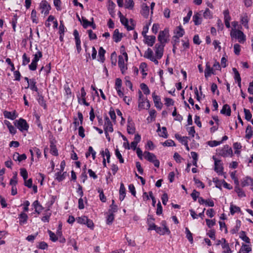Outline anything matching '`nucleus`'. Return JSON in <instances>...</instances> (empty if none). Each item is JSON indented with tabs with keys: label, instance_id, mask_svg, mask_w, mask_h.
<instances>
[{
	"label": "nucleus",
	"instance_id": "nucleus-28",
	"mask_svg": "<svg viewBox=\"0 0 253 253\" xmlns=\"http://www.w3.org/2000/svg\"><path fill=\"white\" fill-rule=\"evenodd\" d=\"M141 14L145 18L148 17L149 14V7L146 3H144L142 5Z\"/></svg>",
	"mask_w": 253,
	"mask_h": 253
},
{
	"label": "nucleus",
	"instance_id": "nucleus-10",
	"mask_svg": "<svg viewBox=\"0 0 253 253\" xmlns=\"http://www.w3.org/2000/svg\"><path fill=\"white\" fill-rule=\"evenodd\" d=\"M214 169L217 173H218V174H224V173L223 171V167L222 166V163L220 160H215Z\"/></svg>",
	"mask_w": 253,
	"mask_h": 253
},
{
	"label": "nucleus",
	"instance_id": "nucleus-32",
	"mask_svg": "<svg viewBox=\"0 0 253 253\" xmlns=\"http://www.w3.org/2000/svg\"><path fill=\"white\" fill-rule=\"evenodd\" d=\"M50 153L53 156H57L58 155V150L53 141L50 142Z\"/></svg>",
	"mask_w": 253,
	"mask_h": 253
},
{
	"label": "nucleus",
	"instance_id": "nucleus-41",
	"mask_svg": "<svg viewBox=\"0 0 253 253\" xmlns=\"http://www.w3.org/2000/svg\"><path fill=\"white\" fill-rule=\"evenodd\" d=\"M253 135V127L249 125L246 128L245 137L248 139H250L252 137Z\"/></svg>",
	"mask_w": 253,
	"mask_h": 253
},
{
	"label": "nucleus",
	"instance_id": "nucleus-39",
	"mask_svg": "<svg viewBox=\"0 0 253 253\" xmlns=\"http://www.w3.org/2000/svg\"><path fill=\"white\" fill-rule=\"evenodd\" d=\"M156 117V111L154 109H152L149 111V116L147 117V121L148 123H151L155 120Z\"/></svg>",
	"mask_w": 253,
	"mask_h": 253
},
{
	"label": "nucleus",
	"instance_id": "nucleus-8",
	"mask_svg": "<svg viewBox=\"0 0 253 253\" xmlns=\"http://www.w3.org/2000/svg\"><path fill=\"white\" fill-rule=\"evenodd\" d=\"M212 74L215 75L216 72L213 67H211L210 62H207L205 70V77L206 78H208L211 77Z\"/></svg>",
	"mask_w": 253,
	"mask_h": 253
},
{
	"label": "nucleus",
	"instance_id": "nucleus-48",
	"mask_svg": "<svg viewBox=\"0 0 253 253\" xmlns=\"http://www.w3.org/2000/svg\"><path fill=\"white\" fill-rule=\"evenodd\" d=\"M42 70H43L46 73V75H48L50 73L51 63H49L48 64H46L44 67L42 66L39 71L40 73Z\"/></svg>",
	"mask_w": 253,
	"mask_h": 253
},
{
	"label": "nucleus",
	"instance_id": "nucleus-16",
	"mask_svg": "<svg viewBox=\"0 0 253 253\" xmlns=\"http://www.w3.org/2000/svg\"><path fill=\"white\" fill-rule=\"evenodd\" d=\"M83 21V27L84 29H86L88 27L91 26L93 29H95L96 28L95 24L93 21H89L86 18L84 17H82Z\"/></svg>",
	"mask_w": 253,
	"mask_h": 253
},
{
	"label": "nucleus",
	"instance_id": "nucleus-50",
	"mask_svg": "<svg viewBox=\"0 0 253 253\" xmlns=\"http://www.w3.org/2000/svg\"><path fill=\"white\" fill-rule=\"evenodd\" d=\"M64 90L65 91V94L67 96V98H70L72 97V93L71 88H70L68 84L64 85Z\"/></svg>",
	"mask_w": 253,
	"mask_h": 253
},
{
	"label": "nucleus",
	"instance_id": "nucleus-21",
	"mask_svg": "<svg viewBox=\"0 0 253 253\" xmlns=\"http://www.w3.org/2000/svg\"><path fill=\"white\" fill-rule=\"evenodd\" d=\"M249 18L248 16V14L245 13L242 14L240 16V22L246 28L249 29Z\"/></svg>",
	"mask_w": 253,
	"mask_h": 253
},
{
	"label": "nucleus",
	"instance_id": "nucleus-6",
	"mask_svg": "<svg viewBox=\"0 0 253 253\" xmlns=\"http://www.w3.org/2000/svg\"><path fill=\"white\" fill-rule=\"evenodd\" d=\"M218 153L223 157H231L233 152L231 147L228 145H224L223 147L218 149Z\"/></svg>",
	"mask_w": 253,
	"mask_h": 253
},
{
	"label": "nucleus",
	"instance_id": "nucleus-24",
	"mask_svg": "<svg viewBox=\"0 0 253 253\" xmlns=\"http://www.w3.org/2000/svg\"><path fill=\"white\" fill-rule=\"evenodd\" d=\"M123 38V34L119 32V30L116 29L114 30L112 38L113 41L116 42H120Z\"/></svg>",
	"mask_w": 253,
	"mask_h": 253
},
{
	"label": "nucleus",
	"instance_id": "nucleus-44",
	"mask_svg": "<svg viewBox=\"0 0 253 253\" xmlns=\"http://www.w3.org/2000/svg\"><path fill=\"white\" fill-rule=\"evenodd\" d=\"M230 211L232 215L234 214L236 212H239L241 211V209L239 207H237L233 204L230 205Z\"/></svg>",
	"mask_w": 253,
	"mask_h": 253
},
{
	"label": "nucleus",
	"instance_id": "nucleus-26",
	"mask_svg": "<svg viewBox=\"0 0 253 253\" xmlns=\"http://www.w3.org/2000/svg\"><path fill=\"white\" fill-rule=\"evenodd\" d=\"M127 133L130 134H133L135 131V127L134 123L131 120L129 121V119H128L127 125Z\"/></svg>",
	"mask_w": 253,
	"mask_h": 253
},
{
	"label": "nucleus",
	"instance_id": "nucleus-13",
	"mask_svg": "<svg viewBox=\"0 0 253 253\" xmlns=\"http://www.w3.org/2000/svg\"><path fill=\"white\" fill-rule=\"evenodd\" d=\"M184 33L185 31L182 27L181 25L177 26L174 30V34L175 35L173 36V38L177 39L178 40V39L182 37L184 35Z\"/></svg>",
	"mask_w": 253,
	"mask_h": 253
},
{
	"label": "nucleus",
	"instance_id": "nucleus-57",
	"mask_svg": "<svg viewBox=\"0 0 253 253\" xmlns=\"http://www.w3.org/2000/svg\"><path fill=\"white\" fill-rule=\"evenodd\" d=\"M109 114V115H110V118H111V120H112V121L114 123H116V113L115 112V111H114V110L113 109V108L112 107L110 108Z\"/></svg>",
	"mask_w": 253,
	"mask_h": 253
},
{
	"label": "nucleus",
	"instance_id": "nucleus-9",
	"mask_svg": "<svg viewBox=\"0 0 253 253\" xmlns=\"http://www.w3.org/2000/svg\"><path fill=\"white\" fill-rule=\"evenodd\" d=\"M138 108L139 111L144 109L148 110L150 108V104L147 98H146L145 99H142L141 100H138Z\"/></svg>",
	"mask_w": 253,
	"mask_h": 253
},
{
	"label": "nucleus",
	"instance_id": "nucleus-25",
	"mask_svg": "<svg viewBox=\"0 0 253 253\" xmlns=\"http://www.w3.org/2000/svg\"><path fill=\"white\" fill-rule=\"evenodd\" d=\"M144 37L145 39V43L149 46H152L156 41V37L155 36H147L144 35Z\"/></svg>",
	"mask_w": 253,
	"mask_h": 253
},
{
	"label": "nucleus",
	"instance_id": "nucleus-37",
	"mask_svg": "<svg viewBox=\"0 0 253 253\" xmlns=\"http://www.w3.org/2000/svg\"><path fill=\"white\" fill-rule=\"evenodd\" d=\"M220 113L225 114L227 116H230L231 115V108L230 106L228 104L224 105L220 111Z\"/></svg>",
	"mask_w": 253,
	"mask_h": 253
},
{
	"label": "nucleus",
	"instance_id": "nucleus-23",
	"mask_svg": "<svg viewBox=\"0 0 253 253\" xmlns=\"http://www.w3.org/2000/svg\"><path fill=\"white\" fill-rule=\"evenodd\" d=\"M18 218L19 224L23 225L27 223L28 216L25 212H22L19 214Z\"/></svg>",
	"mask_w": 253,
	"mask_h": 253
},
{
	"label": "nucleus",
	"instance_id": "nucleus-2",
	"mask_svg": "<svg viewBox=\"0 0 253 253\" xmlns=\"http://www.w3.org/2000/svg\"><path fill=\"white\" fill-rule=\"evenodd\" d=\"M14 125L21 132L27 131L29 128L26 120L21 118L15 121Z\"/></svg>",
	"mask_w": 253,
	"mask_h": 253
},
{
	"label": "nucleus",
	"instance_id": "nucleus-4",
	"mask_svg": "<svg viewBox=\"0 0 253 253\" xmlns=\"http://www.w3.org/2000/svg\"><path fill=\"white\" fill-rule=\"evenodd\" d=\"M144 157L148 161L153 163L156 168L159 167L160 161L157 159L156 155L153 153H150L148 151H145L144 152Z\"/></svg>",
	"mask_w": 253,
	"mask_h": 253
},
{
	"label": "nucleus",
	"instance_id": "nucleus-40",
	"mask_svg": "<svg viewBox=\"0 0 253 253\" xmlns=\"http://www.w3.org/2000/svg\"><path fill=\"white\" fill-rule=\"evenodd\" d=\"M62 172L60 171L55 173V179L58 182H61L65 178L66 172H64L63 173Z\"/></svg>",
	"mask_w": 253,
	"mask_h": 253
},
{
	"label": "nucleus",
	"instance_id": "nucleus-29",
	"mask_svg": "<svg viewBox=\"0 0 253 253\" xmlns=\"http://www.w3.org/2000/svg\"><path fill=\"white\" fill-rule=\"evenodd\" d=\"M106 53L105 50L102 47H100L98 50V61L103 63L105 60V54Z\"/></svg>",
	"mask_w": 253,
	"mask_h": 253
},
{
	"label": "nucleus",
	"instance_id": "nucleus-7",
	"mask_svg": "<svg viewBox=\"0 0 253 253\" xmlns=\"http://www.w3.org/2000/svg\"><path fill=\"white\" fill-rule=\"evenodd\" d=\"M40 8L42 9L41 13L47 15L49 14L51 6L48 2L44 0H42L40 3Z\"/></svg>",
	"mask_w": 253,
	"mask_h": 253
},
{
	"label": "nucleus",
	"instance_id": "nucleus-11",
	"mask_svg": "<svg viewBox=\"0 0 253 253\" xmlns=\"http://www.w3.org/2000/svg\"><path fill=\"white\" fill-rule=\"evenodd\" d=\"M118 66L122 74L127 70L126 65L125 64V59L122 55H119L118 57Z\"/></svg>",
	"mask_w": 253,
	"mask_h": 253
},
{
	"label": "nucleus",
	"instance_id": "nucleus-42",
	"mask_svg": "<svg viewBox=\"0 0 253 253\" xmlns=\"http://www.w3.org/2000/svg\"><path fill=\"white\" fill-rule=\"evenodd\" d=\"M86 95V93L85 91L84 88V87H82L81 89V94L77 95L78 101L79 104H81V98H85Z\"/></svg>",
	"mask_w": 253,
	"mask_h": 253
},
{
	"label": "nucleus",
	"instance_id": "nucleus-43",
	"mask_svg": "<svg viewBox=\"0 0 253 253\" xmlns=\"http://www.w3.org/2000/svg\"><path fill=\"white\" fill-rule=\"evenodd\" d=\"M100 154L103 158H104L105 155H106L107 162L108 163H110L111 155L109 150L108 148L105 149V152L103 150H102L100 152Z\"/></svg>",
	"mask_w": 253,
	"mask_h": 253
},
{
	"label": "nucleus",
	"instance_id": "nucleus-63",
	"mask_svg": "<svg viewBox=\"0 0 253 253\" xmlns=\"http://www.w3.org/2000/svg\"><path fill=\"white\" fill-rule=\"evenodd\" d=\"M38 62L32 60V62L29 65V68L31 71H35L37 69Z\"/></svg>",
	"mask_w": 253,
	"mask_h": 253
},
{
	"label": "nucleus",
	"instance_id": "nucleus-58",
	"mask_svg": "<svg viewBox=\"0 0 253 253\" xmlns=\"http://www.w3.org/2000/svg\"><path fill=\"white\" fill-rule=\"evenodd\" d=\"M114 214L112 213H109V214L107 217L106 224L108 225L111 224L114 220Z\"/></svg>",
	"mask_w": 253,
	"mask_h": 253
},
{
	"label": "nucleus",
	"instance_id": "nucleus-12",
	"mask_svg": "<svg viewBox=\"0 0 253 253\" xmlns=\"http://www.w3.org/2000/svg\"><path fill=\"white\" fill-rule=\"evenodd\" d=\"M175 137L176 139H177L182 144L184 145L185 146L186 149L187 150H189V148L188 145V138L187 136H182L181 135L179 134H175Z\"/></svg>",
	"mask_w": 253,
	"mask_h": 253
},
{
	"label": "nucleus",
	"instance_id": "nucleus-5",
	"mask_svg": "<svg viewBox=\"0 0 253 253\" xmlns=\"http://www.w3.org/2000/svg\"><path fill=\"white\" fill-rule=\"evenodd\" d=\"M169 37V31L168 29L165 28L164 30L161 31L159 32L158 40L160 43L159 44H162L166 45V43L168 42V38Z\"/></svg>",
	"mask_w": 253,
	"mask_h": 253
},
{
	"label": "nucleus",
	"instance_id": "nucleus-55",
	"mask_svg": "<svg viewBox=\"0 0 253 253\" xmlns=\"http://www.w3.org/2000/svg\"><path fill=\"white\" fill-rule=\"evenodd\" d=\"M125 6L126 8L132 9L134 6V2L132 0H126Z\"/></svg>",
	"mask_w": 253,
	"mask_h": 253
},
{
	"label": "nucleus",
	"instance_id": "nucleus-27",
	"mask_svg": "<svg viewBox=\"0 0 253 253\" xmlns=\"http://www.w3.org/2000/svg\"><path fill=\"white\" fill-rule=\"evenodd\" d=\"M3 116L5 118L11 120H14L17 117V115L15 111L14 112L5 111L3 112Z\"/></svg>",
	"mask_w": 253,
	"mask_h": 253
},
{
	"label": "nucleus",
	"instance_id": "nucleus-19",
	"mask_svg": "<svg viewBox=\"0 0 253 253\" xmlns=\"http://www.w3.org/2000/svg\"><path fill=\"white\" fill-rule=\"evenodd\" d=\"M120 21L121 23L126 28L127 31L132 30L134 29L135 26L133 24H132V26H129L128 19L123 15L120 16Z\"/></svg>",
	"mask_w": 253,
	"mask_h": 253
},
{
	"label": "nucleus",
	"instance_id": "nucleus-54",
	"mask_svg": "<svg viewBox=\"0 0 253 253\" xmlns=\"http://www.w3.org/2000/svg\"><path fill=\"white\" fill-rule=\"evenodd\" d=\"M48 233L49 236V239L51 241L55 242L58 240V237H57L56 235L54 232L50 230H48Z\"/></svg>",
	"mask_w": 253,
	"mask_h": 253
},
{
	"label": "nucleus",
	"instance_id": "nucleus-46",
	"mask_svg": "<svg viewBox=\"0 0 253 253\" xmlns=\"http://www.w3.org/2000/svg\"><path fill=\"white\" fill-rule=\"evenodd\" d=\"M118 211V206L115 204V201L112 200V204L110 206V209L109 210V213H115Z\"/></svg>",
	"mask_w": 253,
	"mask_h": 253
},
{
	"label": "nucleus",
	"instance_id": "nucleus-61",
	"mask_svg": "<svg viewBox=\"0 0 253 253\" xmlns=\"http://www.w3.org/2000/svg\"><path fill=\"white\" fill-rule=\"evenodd\" d=\"M224 15V21H230L231 17L229 14V11L228 9H226L223 11Z\"/></svg>",
	"mask_w": 253,
	"mask_h": 253
},
{
	"label": "nucleus",
	"instance_id": "nucleus-20",
	"mask_svg": "<svg viewBox=\"0 0 253 253\" xmlns=\"http://www.w3.org/2000/svg\"><path fill=\"white\" fill-rule=\"evenodd\" d=\"M37 82L34 78L31 79V82L30 83L28 84V86L26 87V88H30V89L33 91H35L37 93L39 92V89L37 85Z\"/></svg>",
	"mask_w": 253,
	"mask_h": 253
},
{
	"label": "nucleus",
	"instance_id": "nucleus-3",
	"mask_svg": "<svg viewBox=\"0 0 253 253\" xmlns=\"http://www.w3.org/2000/svg\"><path fill=\"white\" fill-rule=\"evenodd\" d=\"M230 36L232 38H235L240 43H244L246 41V36L240 30L232 29L230 32Z\"/></svg>",
	"mask_w": 253,
	"mask_h": 253
},
{
	"label": "nucleus",
	"instance_id": "nucleus-49",
	"mask_svg": "<svg viewBox=\"0 0 253 253\" xmlns=\"http://www.w3.org/2000/svg\"><path fill=\"white\" fill-rule=\"evenodd\" d=\"M235 191L237 193L238 196L240 197H244L246 196V194H245L243 190L240 188L238 186H236L235 187Z\"/></svg>",
	"mask_w": 253,
	"mask_h": 253
},
{
	"label": "nucleus",
	"instance_id": "nucleus-51",
	"mask_svg": "<svg viewBox=\"0 0 253 253\" xmlns=\"http://www.w3.org/2000/svg\"><path fill=\"white\" fill-rule=\"evenodd\" d=\"M140 88L143 90L144 93L146 95H148L150 93V89L148 86L144 83L140 84Z\"/></svg>",
	"mask_w": 253,
	"mask_h": 253
},
{
	"label": "nucleus",
	"instance_id": "nucleus-18",
	"mask_svg": "<svg viewBox=\"0 0 253 253\" xmlns=\"http://www.w3.org/2000/svg\"><path fill=\"white\" fill-rule=\"evenodd\" d=\"M39 104L43 107L44 109H47V106L46 101L44 99V96L40 92L37 93V97L36 98Z\"/></svg>",
	"mask_w": 253,
	"mask_h": 253
},
{
	"label": "nucleus",
	"instance_id": "nucleus-45",
	"mask_svg": "<svg viewBox=\"0 0 253 253\" xmlns=\"http://www.w3.org/2000/svg\"><path fill=\"white\" fill-rule=\"evenodd\" d=\"M104 130L105 131V130L107 131H109L110 132H113L114 131L113 129V126L112 123V122H110V123H104Z\"/></svg>",
	"mask_w": 253,
	"mask_h": 253
},
{
	"label": "nucleus",
	"instance_id": "nucleus-33",
	"mask_svg": "<svg viewBox=\"0 0 253 253\" xmlns=\"http://www.w3.org/2000/svg\"><path fill=\"white\" fill-rule=\"evenodd\" d=\"M242 187L248 186L253 185V179L250 177L247 176L242 181Z\"/></svg>",
	"mask_w": 253,
	"mask_h": 253
},
{
	"label": "nucleus",
	"instance_id": "nucleus-35",
	"mask_svg": "<svg viewBox=\"0 0 253 253\" xmlns=\"http://www.w3.org/2000/svg\"><path fill=\"white\" fill-rule=\"evenodd\" d=\"M251 251V245L243 244L239 253H249Z\"/></svg>",
	"mask_w": 253,
	"mask_h": 253
},
{
	"label": "nucleus",
	"instance_id": "nucleus-36",
	"mask_svg": "<svg viewBox=\"0 0 253 253\" xmlns=\"http://www.w3.org/2000/svg\"><path fill=\"white\" fill-rule=\"evenodd\" d=\"M223 244L222 245V249L223 251L222 253H232V251L230 248L229 244L227 242L226 240H223Z\"/></svg>",
	"mask_w": 253,
	"mask_h": 253
},
{
	"label": "nucleus",
	"instance_id": "nucleus-60",
	"mask_svg": "<svg viewBox=\"0 0 253 253\" xmlns=\"http://www.w3.org/2000/svg\"><path fill=\"white\" fill-rule=\"evenodd\" d=\"M244 112L245 113V119L248 121H250L252 117V115L251 113L250 110L245 108L244 109Z\"/></svg>",
	"mask_w": 253,
	"mask_h": 253
},
{
	"label": "nucleus",
	"instance_id": "nucleus-30",
	"mask_svg": "<svg viewBox=\"0 0 253 253\" xmlns=\"http://www.w3.org/2000/svg\"><path fill=\"white\" fill-rule=\"evenodd\" d=\"M108 10L109 11V14L111 15L112 17H114L115 15V11L114 9L116 6L115 3L111 0H108Z\"/></svg>",
	"mask_w": 253,
	"mask_h": 253
},
{
	"label": "nucleus",
	"instance_id": "nucleus-47",
	"mask_svg": "<svg viewBox=\"0 0 253 253\" xmlns=\"http://www.w3.org/2000/svg\"><path fill=\"white\" fill-rule=\"evenodd\" d=\"M73 35L75 37L76 44H81L80 37L79 34V32L77 31V30L75 29L74 30Z\"/></svg>",
	"mask_w": 253,
	"mask_h": 253
},
{
	"label": "nucleus",
	"instance_id": "nucleus-56",
	"mask_svg": "<svg viewBox=\"0 0 253 253\" xmlns=\"http://www.w3.org/2000/svg\"><path fill=\"white\" fill-rule=\"evenodd\" d=\"M30 61V57L27 56V54L24 53L22 55V65L23 66H26L27 65Z\"/></svg>",
	"mask_w": 253,
	"mask_h": 253
},
{
	"label": "nucleus",
	"instance_id": "nucleus-52",
	"mask_svg": "<svg viewBox=\"0 0 253 253\" xmlns=\"http://www.w3.org/2000/svg\"><path fill=\"white\" fill-rule=\"evenodd\" d=\"M42 57V52L39 50H38V51L34 55V58L32 60H35V61L38 62Z\"/></svg>",
	"mask_w": 253,
	"mask_h": 253
},
{
	"label": "nucleus",
	"instance_id": "nucleus-31",
	"mask_svg": "<svg viewBox=\"0 0 253 253\" xmlns=\"http://www.w3.org/2000/svg\"><path fill=\"white\" fill-rule=\"evenodd\" d=\"M13 159L14 161H18L20 162L26 160L27 159V156L25 154L19 155L18 153L15 152L13 156Z\"/></svg>",
	"mask_w": 253,
	"mask_h": 253
},
{
	"label": "nucleus",
	"instance_id": "nucleus-64",
	"mask_svg": "<svg viewBox=\"0 0 253 253\" xmlns=\"http://www.w3.org/2000/svg\"><path fill=\"white\" fill-rule=\"evenodd\" d=\"M37 247L39 249L45 250L47 248L48 245L44 241L40 242L39 243L38 245L37 246Z\"/></svg>",
	"mask_w": 253,
	"mask_h": 253
},
{
	"label": "nucleus",
	"instance_id": "nucleus-22",
	"mask_svg": "<svg viewBox=\"0 0 253 253\" xmlns=\"http://www.w3.org/2000/svg\"><path fill=\"white\" fill-rule=\"evenodd\" d=\"M32 206L35 209V212L38 214H40L43 209V207L38 200L35 201Z\"/></svg>",
	"mask_w": 253,
	"mask_h": 253
},
{
	"label": "nucleus",
	"instance_id": "nucleus-62",
	"mask_svg": "<svg viewBox=\"0 0 253 253\" xmlns=\"http://www.w3.org/2000/svg\"><path fill=\"white\" fill-rule=\"evenodd\" d=\"M115 155H116V157L119 159L120 163H124V160L118 148H117L115 150Z\"/></svg>",
	"mask_w": 253,
	"mask_h": 253
},
{
	"label": "nucleus",
	"instance_id": "nucleus-1",
	"mask_svg": "<svg viewBox=\"0 0 253 253\" xmlns=\"http://www.w3.org/2000/svg\"><path fill=\"white\" fill-rule=\"evenodd\" d=\"M165 46V45L162 44L156 43L155 45V56L153 55V50L150 48H148L144 52V57L153 62L155 65H158L159 62L158 59H160L162 58Z\"/></svg>",
	"mask_w": 253,
	"mask_h": 253
},
{
	"label": "nucleus",
	"instance_id": "nucleus-53",
	"mask_svg": "<svg viewBox=\"0 0 253 253\" xmlns=\"http://www.w3.org/2000/svg\"><path fill=\"white\" fill-rule=\"evenodd\" d=\"M31 18L33 23L37 24L38 23V19L37 17V12L35 9H33L31 12Z\"/></svg>",
	"mask_w": 253,
	"mask_h": 253
},
{
	"label": "nucleus",
	"instance_id": "nucleus-14",
	"mask_svg": "<svg viewBox=\"0 0 253 253\" xmlns=\"http://www.w3.org/2000/svg\"><path fill=\"white\" fill-rule=\"evenodd\" d=\"M154 220H155V218L153 217V215H148L147 223L148 226V230H154L156 228V227L157 226L154 223Z\"/></svg>",
	"mask_w": 253,
	"mask_h": 253
},
{
	"label": "nucleus",
	"instance_id": "nucleus-17",
	"mask_svg": "<svg viewBox=\"0 0 253 253\" xmlns=\"http://www.w3.org/2000/svg\"><path fill=\"white\" fill-rule=\"evenodd\" d=\"M152 98L155 104V107L159 109H161L163 104L161 102V98L159 96L156 94L155 92L152 93Z\"/></svg>",
	"mask_w": 253,
	"mask_h": 253
},
{
	"label": "nucleus",
	"instance_id": "nucleus-34",
	"mask_svg": "<svg viewBox=\"0 0 253 253\" xmlns=\"http://www.w3.org/2000/svg\"><path fill=\"white\" fill-rule=\"evenodd\" d=\"M119 200L121 201L124 200L125 196H126V188L124 186V184L123 183H121L120 190H119Z\"/></svg>",
	"mask_w": 253,
	"mask_h": 253
},
{
	"label": "nucleus",
	"instance_id": "nucleus-59",
	"mask_svg": "<svg viewBox=\"0 0 253 253\" xmlns=\"http://www.w3.org/2000/svg\"><path fill=\"white\" fill-rule=\"evenodd\" d=\"M20 170L21 176H22L24 180H27L28 177V174L27 170L25 168H21Z\"/></svg>",
	"mask_w": 253,
	"mask_h": 253
},
{
	"label": "nucleus",
	"instance_id": "nucleus-38",
	"mask_svg": "<svg viewBox=\"0 0 253 253\" xmlns=\"http://www.w3.org/2000/svg\"><path fill=\"white\" fill-rule=\"evenodd\" d=\"M193 21L196 25H198L201 24L202 21V17L201 14L197 13L195 14L193 17Z\"/></svg>",
	"mask_w": 253,
	"mask_h": 253
},
{
	"label": "nucleus",
	"instance_id": "nucleus-15",
	"mask_svg": "<svg viewBox=\"0 0 253 253\" xmlns=\"http://www.w3.org/2000/svg\"><path fill=\"white\" fill-rule=\"evenodd\" d=\"M154 230L160 235H169L170 234V231L168 227H161L157 226Z\"/></svg>",
	"mask_w": 253,
	"mask_h": 253
}]
</instances>
